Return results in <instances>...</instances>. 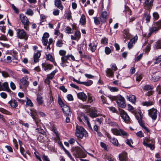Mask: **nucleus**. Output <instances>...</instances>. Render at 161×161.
<instances>
[{
    "mask_svg": "<svg viewBox=\"0 0 161 161\" xmlns=\"http://www.w3.org/2000/svg\"><path fill=\"white\" fill-rule=\"evenodd\" d=\"M75 135L76 136L82 139L83 137H86L88 136L86 131L82 127L77 125L75 130Z\"/></svg>",
    "mask_w": 161,
    "mask_h": 161,
    "instance_id": "nucleus-1",
    "label": "nucleus"
},
{
    "mask_svg": "<svg viewBox=\"0 0 161 161\" xmlns=\"http://www.w3.org/2000/svg\"><path fill=\"white\" fill-rule=\"evenodd\" d=\"M71 151L73 153V155L75 157L81 158L83 157L85 155L84 153L79 147H77L72 148Z\"/></svg>",
    "mask_w": 161,
    "mask_h": 161,
    "instance_id": "nucleus-2",
    "label": "nucleus"
},
{
    "mask_svg": "<svg viewBox=\"0 0 161 161\" xmlns=\"http://www.w3.org/2000/svg\"><path fill=\"white\" fill-rule=\"evenodd\" d=\"M30 115L33 119L37 126L41 127L42 125L41 120L37 115V112L35 110H31Z\"/></svg>",
    "mask_w": 161,
    "mask_h": 161,
    "instance_id": "nucleus-3",
    "label": "nucleus"
},
{
    "mask_svg": "<svg viewBox=\"0 0 161 161\" xmlns=\"http://www.w3.org/2000/svg\"><path fill=\"white\" fill-rule=\"evenodd\" d=\"M17 37L18 38L21 39L27 40L28 38V36L25 31L23 29H16Z\"/></svg>",
    "mask_w": 161,
    "mask_h": 161,
    "instance_id": "nucleus-4",
    "label": "nucleus"
},
{
    "mask_svg": "<svg viewBox=\"0 0 161 161\" xmlns=\"http://www.w3.org/2000/svg\"><path fill=\"white\" fill-rule=\"evenodd\" d=\"M20 20L24 25V28L26 30H29V26L30 24L27 17L23 14H20L19 15Z\"/></svg>",
    "mask_w": 161,
    "mask_h": 161,
    "instance_id": "nucleus-5",
    "label": "nucleus"
},
{
    "mask_svg": "<svg viewBox=\"0 0 161 161\" xmlns=\"http://www.w3.org/2000/svg\"><path fill=\"white\" fill-rule=\"evenodd\" d=\"M112 133L115 135L122 136L124 137H126L129 136L128 134L123 130L117 129H113L111 130Z\"/></svg>",
    "mask_w": 161,
    "mask_h": 161,
    "instance_id": "nucleus-6",
    "label": "nucleus"
},
{
    "mask_svg": "<svg viewBox=\"0 0 161 161\" xmlns=\"http://www.w3.org/2000/svg\"><path fill=\"white\" fill-rule=\"evenodd\" d=\"M117 103L118 106L121 108H124L126 106L125 99L121 95H119L118 96Z\"/></svg>",
    "mask_w": 161,
    "mask_h": 161,
    "instance_id": "nucleus-7",
    "label": "nucleus"
},
{
    "mask_svg": "<svg viewBox=\"0 0 161 161\" xmlns=\"http://www.w3.org/2000/svg\"><path fill=\"white\" fill-rule=\"evenodd\" d=\"M140 117H138V118L137 117V116H136V117L137 118L138 120V122L140 125L144 129V131L145 133H150V130L147 128V127L145 126L144 123H143L142 122V115L141 113H139Z\"/></svg>",
    "mask_w": 161,
    "mask_h": 161,
    "instance_id": "nucleus-8",
    "label": "nucleus"
},
{
    "mask_svg": "<svg viewBox=\"0 0 161 161\" xmlns=\"http://www.w3.org/2000/svg\"><path fill=\"white\" fill-rule=\"evenodd\" d=\"M26 77H23L20 80L19 83V88L21 89H26L29 85V82L27 81Z\"/></svg>",
    "mask_w": 161,
    "mask_h": 161,
    "instance_id": "nucleus-9",
    "label": "nucleus"
},
{
    "mask_svg": "<svg viewBox=\"0 0 161 161\" xmlns=\"http://www.w3.org/2000/svg\"><path fill=\"white\" fill-rule=\"evenodd\" d=\"M149 116L153 120H155L157 117V110L156 109L153 108L148 110Z\"/></svg>",
    "mask_w": 161,
    "mask_h": 161,
    "instance_id": "nucleus-10",
    "label": "nucleus"
},
{
    "mask_svg": "<svg viewBox=\"0 0 161 161\" xmlns=\"http://www.w3.org/2000/svg\"><path fill=\"white\" fill-rule=\"evenodd\" d=\"M120 116L124 121L127 123L130 122V119L127 114L124 110H121L120 111Z\"/></svg>",
    "mask_w": 161,
    "mask_h": 161,
    "instance_id": "nucleus-11",
    "label": "nucleus"
},
{
    "mask_svg": "<svg viewBox=\"0 0 161 161\" xmlns=\"http://www.w3.org/2000/svg\"><path fill=\"white\" fill-rule=\"evenodd\" d=\"M78 119L80 122H82V120H84L85 122L86 123L88 126H91V124L89 122L88 118L84 113H81L80 114L78 117Z\"/></svg>",
    "mask_w": 161,
    "mask_h": 161,
    "instance_id": "nucleus-12",
    "label": "nucleus"
},
{
    "mask_svg": "<svg viewBox=\"0 0 161 161\" xmlns=\"http://www.w3.org/2000/svg\"><path fill=\"white\" fill-rule=\"evenodd\" d=\"M153 0H146L144 4V8L146 10H150L153 5Z\"/></svg>",
    "mask_w": 161,
    "mask_h": 161,
    "instance_id": "nucleus-13",
    "label": "nucleus"
},
{
    "mask_svg": "<svg viewBox=\"0 0 161 161\" xmlns=\"http://www.w3.org/2000/svg\"><path fill=\"white\" fill-rule=\"evenodd\" d=\"M63 113L66 116H69L71 114V111L70 108L68 105H65L62 108Z\"/></svg>",
    "mask_w": 161,
    "mask_h": 161,
    "instance_id": "nucleus-14",
    "label": "nucleus"
},
{
    "mask_svg": "<svg viewBox=\"0 0 161 161\" xmlns=\"http://www.w3.org/2000/svg\"><path fill=\"white\" fill-rule=\"evenodd\" d=\"M69 59L68 55L64 56L61 58L62 62L60 63V65L64 67L68 65L66 64V63L69 64L68 60Z\"/></svg>",
    "mask_w": 161,
    "mask_h": 161,
    "instance_id": "nucleus-15",
    "label": "nucleus"
},
{
    "mask_svg": "<svg viewBox=\"0 0 161 161\" xmlns=\"http://www.w3.org/2000/svg\"><path fill=\"white\" fill-rule=\"evenodd\" d=\"M1 90L6 91L8 92L10 91L7 82H5L3 83L2 85H1V83H0V91Z\"/></svg>",
    "mask_w": 161,
    "mask_h": 161,
    "instance_id": "nucleus-16",
    "label": "nucleus"
},
{
    "mask_svg": "<svg viewBox=\"0 0 161 161\" xmlns=\"http://www.w3.org/2000/svg\"><path fill=\"white\" fill-rule=\"evenodd\" d=\"M98 114H97V111L95 108H92L89 112V115L92 118H96L98 116Z\"/></svg>",
    "mask_w": 161,
    "mask_h": 161,
    "instance_id": "nucleus-17",
    "label": "nucleus"
},
{
    "mask_svg": "<svg viewBox=\"0 0 161 161\" xmlns=\"http://www.w3.org/2000/svg\"><path fill=\"white\" fill-rule=\"evenodd\" d=\"M150 10L146 11L143 15V18H145L147 23H149L150 21L151 16L150 15Z\"/></svg>",
    "mask_w": 161,
    "mask_h": 161,
    "instance_id": "nucleus-18",
    "label": "nucleus"
},
{
    "mask_svg": "<svg viewBox=\"0 0 161 161\" xmlns=\"http://www.w3.org/2000/svg\"><path fill=\"white\" fill-rule=\"evenodd\" d=\"M108 14L106 11L102 12L100 16V18L102 23H104L106 21Z\"/></svg>",
    "mask_w": 161,
    "mask_h": 161,
    "instance_id": "nucleus-19",
    "label": "nucleus"
},
{
    "mask_svg": "<svg viewBox=\"0 0 161 161\" xmlns=\"http://www.w3.org/2000/svg\"><path fill=\"white\" fill-rule=\"evenodd\" d=\"M42 68H44V70L46 71L48 70H51L53 67L52 64L47 63H42Z\"/></svg>",
    "mask_w": 161,
    "mask_h": 161,
    "instance_id": "nucleus-20",
    "label": "nucleus"
},
{
    "mask_svg": "<svg viewBox=\"0 0 161 161\" xmlns=\"http://www.w3.org/2000/svg\"><path fill=\"white\" fill-rule=\"evenodd\" d=\"M49 35L48 33H45L42 37V42L44 46H47V38L49 37Z\"/></svg>",
    "mask_w": 161,
    "mask_h": 161,
    "instance_id": "nucleus-21",
    "label": "nucleus"
},
{
    "mask_svg": "<svg viewBox=\"0 0 161 161\" xmlns=\"http://www.w3.org/2000/svg\"><path fill=\"white\" fill-rule=\"evenodd\" d=\"M78 98L82 101H85L87 98L86 95L83 92H79L77 94Z\"/></svg>",
    "mask_w": 161,
    "mask_h": 161,
    "instance_id": "nucleus-22",
    "label": "nucleus"
},
{
    "mask_svg": "<svg viewBox=\"0 0 161 161\" xmlns=\"http://www.w3.org/2000/svg\"><path fill=\"white\" fill-rule=\"evenodd\" d=\"M41 55L40 52L39 51H38L36 53H34L33 58L34 62L35 63L39 61V58L40 57Z\"/></svg>",
    "mask_w": 161,
    "mask_h": 161,
    "instance_id": "nucleus-23",
    "label": "nucleus"
},
{
    "mask_svg": "<svg viewBox=\"0 0 161 161\" xmlns=\"http://www.w3.org/2000/svg\"><path fill=\"white\" fill-rule=\"evenodd\" d=\"M153 25L150 27L149 29V32L148 34V36L150 37L151 35L153 33H156L158 31V29L156 28Z\"/></svg>",
    "mask_w": 161,
    "mask_h": 161,
    "instance_id": "nucleus-24",
    "label": "nucleus"
},
{
    "mask_svg": "<svg viewBox=\"0 0 161 161\" xmlns=\"http://www.w3.org/2000/svg\"><path fill=\"white\" fill-rule=\"evenodd\" d=\"M160 75L158 72L153 74L152 75V80L154 82L157 81L160 79Z\"/></svg>",
    "mask_w": 161,
    "mask_h": 161,
    "instance_id": "nucleus-25",
    "label": "nucleus"
},
{
    "mask_svg": "<svg viewBox=\"0 0 161 161\" xmlns=\"http://www.w3.org/2000/svg\"><path fill=\"white\" fill-rule=\"evenodd\" d=\"M54 5L61 10L63 9V6L62 5V2L60 0H54Z\"/></svg>",
    "mask_w": 161,
    "mask_h": 161,
    "instance_id": "nucleus-26",
    "label": "nucleus"
},
{
    "mask_svg": "<svg viewBox=\"0 0 161 161\" xmlns=\"http://www.w3.org/2000/svg\"><path fill=\"white\" fill-rule=\"evenodd\" d=\"M143 144L146 147H149L151 150H153L155 148L154 143L153 141H152L151 143H149L143 142Z\"/></svg>",
    "mask_w": 161,
    "mask_h": 161,
    "instance_id": "nucleus-27",
    "label": "nucleus"
},
{
    "mask_svg": "<svg viewBox=\"0 0 161 161\" xmlns=\"http://www.w3.org/2000/svg\"><path fill=\"white\" fill-rule=\"evenodd\" d=\"M8 103L13 108H16L17 107H18L17 101L14 99H12L8 102Z\"/></svg>",
    "mask_w": 161,
    "mask_h": 161,
    "instance_id": "nucleus-28",
    "label": "nucleus"
},
{
    "mask_svg": "<svg viewBox=\"0 0 161 161\" xmlns=\"http://www.w3.org/2000/svg\"><path fill=\"white\" fill-rule=\"evenodd\" d=\"M106 75L108 77H114V72L111 68H107L106 71Z\"/></svg>",
    "mask_w": 161,
    "mask_h": 161,
    "instance_id": "nucleus-29",
    "label": "nucleus"
},
{
    "mask_svg": "<svg viewBox=\"0 0 161 161\" xmlns=\"http://www.w3.org/2000/svg\"><path fill=\"white\" fill-rule=\"evenodd\" d=\"M119 159L121 161H125L127 158V154L126 153H121L119 155Z\"/></svg>",
    "mask_w": 161,
    "mask_h": 161,
    "instance_id": "nucleus-30",
    "label": "nucleus"
},
{
    "mask_svg": "<svg viewBox=\"0 0 161 161\" xmlns=\"http://www.w3.org/2000/svg\"><path fill=\"white\" fill-rule=\"evenodd\" d=\"M46 134L39 135L37 138L38 140L41 142H44L45 140V138L46 137Z\"/></svg>",
    "mask_w": 161,
    "mask_h": 161,
    "instance_id": "nucleus-31",
    "label": "nucleus"
},
{
    "mask_svg": "<svg viewBox=\"0 0 161 161\" xmlns=\"http://www.w3.org/2000/svg\"><path fill=\"white\" fill-rule=\"evenodd\" d=\"M154 48L155 49H161V41L160 40H158L155 43Z\"/></svg>",
    "mask_w": 161,
    "mask_h": 161,
    "instance_id": "nucleus-32",
    "label": "nucleus"
},
{
    "mask_svg": "<svg viewBox=\"0 0 161 161\" xmlns=\"http://www.w3.org/2000/svg\"><path fill=\"white\" fill-rule=\"evenodd\" d=\"M86 20L85 15L82 14L81 16V18L80 20V23L81 25H83L86 24Z\"/></svg>",
    "mask_w": 161,
    "mask_h": 161,
    "instance_id": "nucleus-33",
    "label": "nucleus"
},
{
    "mask_svg": "<svg viewBox=\"0 0 161 161\" xmlns=\"http://www.w3.org/2000/svg\"><path fill=\"white\" fill-rule=\"evenodd\" d=\"M126 98H127L129 100L133 103H134L136 100V97L132 95H130L129 96H127Z\"/></svg>",
    "mask_w": 161,
    "mask_h": 161,
    "instance_id": "nucleus-34",
    "label": "nucleus"
},
{
    "mask_svg": "<svg viewBox=\"0 0 161 161\" xmlns=\"http://www.w3.org/2000/svg\"><path fill=\"white\" fill-rule=\"evenodd\" d=\"M154 103L153 101H145L142 103V105L143 106H146L147 107L150 106L154 104Z\"/></svg>",
    "mask_w": 161,
    "mask_h": 161,
    "instance_id": "nucleus-35",
    "label": "nucleus"
},
{
    "mask_svg": "<svg viewBox=\"0 0 161 161\" xmlns=\"http://www.w3.org/2000/svg\"><path fill=\"white\" fill-rule=\"evenodd\" d=\"M93 19L94 20V22L95 24L96 25H98L100 24L101 25L103 24L104 23H102L101 21V19L99 17H93Z\"/></svg>",
    "mask_w": 161,
    "mask_h": 161,
    "instance_id": "nucleus-36",
    "label": "nucleus"
},
{
    "mask_svg": "<svg viewBox=\"0 0 161 161\" xmlns=\"http://www.w3.org/2000/svg\"><path fill=\"white\" fill-rule=\"evenodd\" d=\"M136 40L135 38H132L131 39L128 44V47L129 49L131 48L133 45L135 43Z\"/></svg>",
    "mask_w": 161,
    "mask_h": 161,
    "instance_id": "nucleus-37",
    "label": "nucleus"
},
{
    "mask_svg": "<svg viewBox=\"0 0 161 161\" xmlns=\"http://www.w3.org/2000/svg\"><path fill=\"white\" fill-rule=\"evenodd\" d=\"M110 142L114 145L118 146L119 145L118 141L117 139L114 137L110 139Z\"/></svg>",
    "mask_w": 161,
    "mask_h": 161,
    "instance_id": "nucleus-38",
    "label": "nucleus"
},
{
    "mask_svg": "<svg viewBox=\"0 0 161 161\" xmlns=\"http://www.w3.org/2000/svg\"><path fill=\"white\" fill-rule=\"evenodd\" d=\"M53 103V98L49 99L47 104V107L48 108H50L52 107Z\"/></svg>",
    "mask_w": 161,
    "mask_h": 161,
    "instance_id": "nucleus-39",
    "label": "nucleus"
},
{
    "mask_svg": "<svg viewBox=\"0 0 161 161\" xmlns=\"http://www.w3.org/2000/svg\"><path fill=\"white\" fill-rule=\"evenodd\" d=\"M37 101L38 104L41 105L43 102L42 97L39 95H37Z\"/></svg>",
    "mask_w": 161,
    "mask_h": 161,
    "instance_id": "nucleus-40",
    "label": "nucleus"
},
{
    "mask_svg": "<svg viewBox=\"0 0 161 161\" xmlns=\"http://www.w3.org/2000/svg\"><path fill=\"white\" fill-rule=\"evenodd\" d=\"M88 102L89 103H92L95 99V98L92 96V95L89 93H88Z\"/></svg>",
    "mask_w": 161,
    "mask_h": 161,
    "instance_id": "nucleus-41",
    "label": "nucleus"
},
{
    "mask_svg": "<svg viewBox=\"0 0 161 161\" xmlns=\"http://www.w3.org/2000/svg\"><path fill=\"white\" fill-rule=\"evenodd\" d=\"M156 28L158 29V30H159L161 29V20H159L158 21L155 23L153 25Z\"/></svg>",
    "mask_w": 161,
    "mask_h": 161,
    "instance_id": "nucleus-42",
    "label": "nucleus"
},
{
    "mask_svg": "<svg viewBox=\"0 0 161 161\" xmlns=\"http://www.w3.org/2000/svg\"><path fill=\"white\" fill-rule=\"evenodd\" d=\"M142 89L144 91H149L153 90V87L150 85H146L142 87Z\"/></svg>",
    "mask_w": 161,
    "mask_h": 161,
    "instance_id": "nucleus-43",
    "label": "nucleus"
},
{
    "mask_svg": "<svg viewBox=\"0 0 161 161\" xmlns=\"http://www.w3.org/2000/svg\"><path fill=\"white\" fill-rule=\"evenodd\" d=\"M42 125H41V127L37 126V127H38L39 128H37L36 129V131L38 133L41 134L40 135H44V134H46L45 131L44 130L42 129H41V128L42 127V126L43 125L42 124Z\"/></svg>",
    "mask_w": 161,
    "mask_h": 161,
    "instance_id": "nucleus-44",
    "label": "nucleus"
},
{
    "mask_svg": "<svg viewBox=\"0 0 161 161\" xmlns=\"http://www.w3.org/2000/svg\"><path fill=\"white\" fill-rule=\"evenodd\" d=\"M89 46L92 52H94L96 49V46L94 43H92L89 44Z\"/></svg>",
    "mask_w": 161,
    "mask_h": 161,
    "instance_id": "nucleus-45",
    "label": "nucleus"
},
{
    "mask_svg": "<svg viewBox=\"0 0 161 161\" xmlns=\"http://www.w3.org/2000/svg\"><path fill=\"white\" fill-rule=\"evenodd\" d=\"M58 104L61 108L63 107L64 106V105H66L64 103L60 97L59 96H58Z\"/></svg>",
    "mask_w": 161,
    "mask_h": 161,
    "instance_id": "nucleus-46",
    "label": "nucleus"
},
{
    "mask_svg": "<svg viewBox=\"0 0 161 161\" xmlns=\"http://www.w3.org/2000/svg\"><path fill=\"white\" fill-rule=\"evenodd\" d=\"M25 14L28 15L32 16L34 14V12L32 9L28 8L27 9Z\"/></svg>",
    "mask_w": 161,
    "mask_h": 161,
    "instance_id": "nucleus-47",
    "label": "nucleus"
},
{
    "mask_svg": "<svg viewBox=\"0 0 161 161\" xmlns=\"http://www.w3.org/2000/svg\"><path fill=\"white\" fill-rule=\"evenodd\" d=\"M93 81L91 80H89L87 81H85L83 83V85L86 86H89L91 85L93 83Z\"/></svg>",
    "mask_w": 161,
    "mask_h": 161,
    "instance_id": "nucleus-48",
    "label": "nucleus"
},
{
    "mask_svg": "<svg viewBox=\"0 0 161 161\" xmlns=\"http://www.w3.org/2000/svg\"><path fill=\"white\" fill-rule=\"evenodd\" d=\"M46 56V59L47 60H49L52 62H53L54 59L52 55L50 54H47Z\"/></svg>",
    "mask_w": 161,
    "mask_h": 161,
    "instance_id": "nucleus-49",
    "label": "nucleus"
},
{
    "mask_svg": "<svg viewBox=\"0 0 161 161\" xmlns=\"http://www.w3.org/2000/svg\"><path fill=\"white\" fill-rule=\"evenodd\" d=\"M100 101L103 104L107 103H106V98L103 95H102L100 96Z\"/></svg>",
    "mask_w": 161,
    "mask_h": 161,
    "instance_id": "nucleus-50",
    "label": "nucleus"
},
{
    "mask_svg": "<svg viewBox=\"0 0 161 161\" xmlns=\"http://www.w3.org/2000/svg\"><path fill=\"white\" fill-rule=\"evenodd\" d=\"M75 36L77 38V40H79L81 37L80 32V31L76 30L75 33Z\"/></svg>",
    "mask_w": 161,
    "mask_h": 161,
    "instance_id": "nucleus-51",
    "label": "nucleus"
},
{
    "mask_svg": "<svg viewBox=\"0 0 161 161\" xmlns=\"http://www.w3.org/2000/svg\"><path fill=\"white\" fill-rule=\"evenodd\" d=\"M153 19L154 20H157L159 18V15L157 12H154L153 13Z\"/></svg>",
    "mask_w": 161,
    "mask_h": 161,
    "instance_id": "nucleus-52",
    "label": "nucleus"
},
{
    "mask_svg": "<svg viewBox=\"0 0 161 161\" xmlns=\"http://www.w3.org/2000/svg\"><path fill=\"white\" fill-rule=\"evenodd\" d=\"M65 31L67 33L71 34L73 33V31L71 28L69 26H67L66 27Z\"/></svg>",
    "mask_w": 161,
    "mask_h": 161,
    "instance_id": "nucleus-53",
    "label": "nucleus"
},
{
    "mask_svg": "<svg viewBox=\"0 0 161 161\" xmlns=\"http://www.w3.org/2000/svg\"><path fill=\"white\" fill-rule=\"evenodd\" d=\"M64 151L65 153L71 159L73 160V158L69 151L67 150L65 148H64Z\"/></svg>",
    "mask_w": 161,
    "mask_h": 161,
    "instance_id": "nucleus-54",
    "label": "nucleus"
},
{
    "mask_svg": "<svg viewBox=\"0 0 161 161\" xmlns=\"http://www.w3.org/2000/svg\"><path fill=\"white\" fill-rule=\"evenodd\" d=\"M103 120V118L102 117H101L100 118H97L94 121L95 122L97 123L98 124L100 125Z\"/></svg>",
    "mask_w": 161,
    "mask_h": 161,
    "instance_id": "nucleus-55",
    "label": "nucleus"
},
{
    "mask_svg": "<svg viewBox=\"0 0 161 161\" xmlns=\"http://www.w3.org/2000/svg\"><path fill=\"white\" fill-rule=\"evenodd\" d=\"M20 151L22 155L25 157H26V154L24 149L22 147H20Z\"/></svg>",
    "mask_w": 161,
    "mask_h": 161,
    "instance_id": "nucleus-56",
    "label": "nucleus"
},
{
    "mask_svg": "<svg viewBox=\"0 0 161 161\" xmlns=\"http://www.w3.org/2000/svg\"><path fill=\"white\" fill-rule=\"evenodd\" d=\"M108 124L114 127H118V124L115 122L109 121Z\"/></svg>",
    "mask_w": 161,
    "mask_h": 161,
    "instance_id": "nucleus-57",
    "label": "nucleus"
},
{
    "mask_svg": "<svg viewBox=\"0 0 161 161\" xmlns=\"http://www.w3.org/2000/svg\"><path fill=\"white\" fill-rule=\"evenodd\" d=\"M63 43L62 41L61 40H59L56 43V46L57 47H61L62 46Z\"/></svg>",
    "mask_w": 161,
    "mask_h": 161,
    "instance_id": "nucleus-58",
    "label": "nucleus"
},
{
    "mask_svg": "<svg viewBox=\"0 0 161 161\" xmlns=\"http://www.w3.org/2000/svg\"><path fill=\"white\" fill-rule=\"evenodd\" d=\"M0 111L4 114H10V112L3 108H1Z\"/></svg>",
    "mask_w": 161,
    "mask_h": 161,
    "instance_id": "nucleus-59",
    "label": "nucleus"
},
{
    "mask_svg": "<svg viewBox=\"0 0 161 161\" xmlns=\"http://www.w3.org/2000/svg\"><path fill=\"white\" fill-rule=\"evenodd\" d=\"M126 143L130 147H132L131 143H133V142L131 139H127L125 141Z\"/></svg>",
    "mask_w": 161,
    "mask_h": 161,
    "instance_id": "nucleus-60",
    "label": "nucleus"
},
{
    "mask_svg": "<svg viewBox=\"0 0 161 161\" xmlns=\"http://www.w3.org/2000/svg\"><path fill=\"white\" fill-rule=\"evenodd\" d=\"M111 69L113 71H116L118 69L117 67V66L116 64H112L111 65Z\"/></svg>",
    "mask_w": 161,
    "mask_h": 161,
    "instance_id": "nucleus-61",
    "label": "nucleus"
},
{
    "mask_svg": "<svg viewBox=\"0 0 161 161\" xmlns=\"http://www.w3.org/2000/svg\"><path fill=\"white\" fill-rule=\"evenodd\" d=\"M161 61V55L157 57L154 62L155 64H157Z\"/></svg>",
    "mask_w": 161,
    "mask_h": 161,
    "instance_id": "nucleus-62",
    "label": "nucleus"
},
{
    "mask_svg": "<svg viewBox=\"0 0 161 161\" xmlns=\"http://www.w3.org/2000/svg\"><path fill=\"white\" fill-rule=\"evenodd\" d=\"M152 141H153V140H150L149 138L145 137L144 138L143 142H145L147 143H151Z\"/></svg>",
    "mask_w": 161,
    "mask_h": 161,
    "instance_id": "nucleus-63",
    "label": "nucleus"
},
{
    "mask_svg": "<svg viewBox=\"0 0 161 161\" xmlns=\"http://www.w3.org/2000/svg\"><path fill=\"white\" fill-rule=\"evenodd\" d=\"M136 135L140 137H144V134L141 131H140L136 133Z\"/></svg>",
    "mask_w": 161,
    "mask_h": 161,
    "instance_id": "nucleus-64",
    "label": "nucleus"
}]
</instances>
